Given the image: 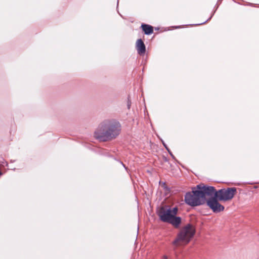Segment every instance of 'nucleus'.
Instances as JSON below:
<instances>
[{
	"label": "nucleus",
	"instance_id": "1",
	"mask_svg": "<svg viewBox=\"0 0 259 259\" xmlns=\"http://www.w3.org/2000/svg\"><path fill=\"white\" fill-rule=\"evenodd\" d=\"M121 125L115 119H106L98 125L94 132V137L101 142H107L116 139L120 134Z\"/></svg>",
	"mask_w": 259,
	"mask_h": 259
},
{
	"label": "nucleus",
	"instance_id": "11",
	"mask_svg": "<svg viewBox=\"0 0 259 259\" xmlns=\"http://www.w3.org/2000/svg\"><path fill=\"white\" fill-rule=\"evenodd\" d=\"M178 211V208L177 207H175L172 209L170 208V213L172 217L176 216Z\"/></svg>",
	"mask_w": 259,
	"mask_h": 259
},
{
	"label": "nucleus",
	"instance_id": "6",
	"mask_svg": "<svg viewBox=\"0 0 259 259\" xmlns=\"http://www.w3.org/2000/svg\"><path fill=\"white\" fill-rule=\"evenodd\" d=\"M197 188L199 190L200 193H202L201 195L202 199H204L205 200L206 195L209 196L213 195V196H215V193L217 191L214 187L207 186L203 185V184H199L197 185Z\"/></svg>",
	"mask_w": 259,
	"mask_h": 259
},
{
	"label": "nucleus",
	"instance_id": "5",
	"mask_svg": "<svg viewBox=\"0 0 259 259\" xmlns=\"http://www.w3.org/2000/svg\"><path fill=\"white\" fill-rule=\"evenodd\" d=\"M218 198L216 196L211 197L206 201V204L212 209L213 212L218 213L224 210V206L218 202Z\"/></svg>",
	"mask_w": 259,
	"mask_h": 259
},
{
	"label": "nucleus",
	"instance_id": "16",
	"mask_svg": "<svg viewBox=\"0 0 259 259\" xmlns=\"http://www.w3.org/2000/svg\"><path fill=\"white\" fill-rule=\"evenodd\" d=\"M163 144L164 147H166V146H167V145L164 142H163Z\"/></svg>",
	"mask_w": 259,
	"mask_h": 259
},
{
	"label": "nucleus",
	"instance_id": "3",
	"mask_svg": "<svg viewBox=\"0 0 259 259\" xmlns=\"http://www.w3.org/2000/svg\"><path fill=\"white\" fill-rule=\"evenodd\" d=\"M199 190L196 188L192 189V192H187L185 196V201L186 204L191 206H197L205 203V200L202 199Z\"/></svg>",
	"mask_w": 259,
	"mask_h": 259
},
{
	"label": "nucleus",
	"instance_id": "13",
	"mask_svg": "<svg viewBox=\"0 0 259 259\" xmlns=\"http://www.w3.org/2000/svg\"><path fill=\"white\" fill-rule=\"evenodd\" d=\"M169 154L170 155V156H171V157L173 158V159H175V156L172 154V152L169 150V151H168Z\"/></svg>",
	"mask_w": 259,
	"mask_h": 259
},
{
	"label": "nucleus",
	"instance_id": "2",
	"mask_svg": "<svg viewBox=\"0 0 259 259\" xmlns=\"http://www.w3.org/2000/svg\"><path fill=\"white\" fill-rule=\"evenodd\" d=\"M195 233V229L190 224L184 227L178 234L176 239L172 242V244L176 246L187 244L190 242Z\"/></svg>",
	"mask_w": 259,
	"mask_h": 259
},
{
	"label": "nucleus",
	"instance_id": "19",
	"mask_svg": "<svg viewBox=\"0 0 259 259\" xmlns=\"http://www.w3.org/2000/svg\"><path fill=\"white\" fill-rule=\"evenodd\" d=\"M2 172H1V171L0 170V176H2Z\"/></svg>",
	"mask_w": 259,
	"mask_h": 259
},
{
	"label": "nucleus",
	"instance_id": "7",
	"mask_svg": "<svg viewBox=\"0 0 259 259\" xmlns=\"http://www.w3.org/2000/svg\"><path fill=\"white\" fill-rule=\"evenodd\" d=\"M157 213L160 220L164 223H168L172 217L170 213V208H167L164 206L161 207Z\"/></svg>",
	"mask_w": 259,
	"mask_h": 259
},
{
	"label": "nucleus",
	"instance_id": "9",
	"mask_svg": "<svg viewBox=\"0 0 259 259\" xmlns=\"http://www.w3.org/2000/svg\"><path fill=\"white\" fill-rule=\"evenodd\" d=\"M141 27L146 35L151 34L153 32V27L150 25L142 24Z\"/></svg>",
	"mask_w": 259,
	"mask_h": 259
},
{
	"label": "nucleus",
	"instance_id": "14",
	"mask_svg": "<svg viewBox=\"0 0 259 259\" xmlns=\"http://www.w3.org/2000/svg\"><path fill=\"white\" fill-rule=\"evenodd\" d=\"M162 259H167L168 258V257L167 255H164L162 257Z\"/></svg>",
	"mask_w": 259,
	"mask_h": 259
},
{
	"label": "nucleus",
	"instance_id": "8",
	"mask_svg": "<svg viewBox=\"0 0 259 259\" xmlns=\"http://www.w3.org/2000/svg\"><path fill=\"white\" fill-rule=\"evenodd\" d=\"M136 49L139 54L143 55L146 52V47L142 39H138L136 42Z\"/></svg>",
	"mask_w": 259,
	"mask_h": 259
},
{
	"label": "nucleus",
	"instance_id": "20",
	"mask_svg": "<svg viewBox=\"0 0 259 259\" xmlns=\"http://www.w3.org/2000/svg\"><path fill=\"white\" fill-rule=\"evenodd\" d=\"M122 164L124 167H125V165L123 163H122Z\"/></svg>",
	"mask_w": 259,
	"mask_h": 259
},
{
	"label": "nucleus",
	"instance_id": "4",
	"mask_svg": "<svg viewBox=\"0 0 259 259\" xmlns=\"http://www.w3.org/2000/svg\"><path fill=\"white\" fill-rule=\"evenodd\" d=\"M237 188L231 187L221 189L215 193V196L220 201H227L231 200L236 192Z\"/></svg>",
	"mask_w": 259,
	"mask_h": 259
},
{
	"label": "nucleus",
	"instance_id": "17",
	"mask_svg": "<svg viewBox=\"0 0 259 259\" xmlns=\"http://www.w3.org/2000/svg\"><path fill=\"white\" fill-rule=\"evenodd\" d=\"M212 15H211V17H210V18H209V19H208L207 21H206L207 22V21H208V20H209L211 19V18L212 17Z\"/></svg>",
	"mask_w": 259,
	"mask_h": 259
},
{
	"label": "nucleus",
	"instance_id": "21",
	"mask_svg": "<svg viewBox=\"0 0 259 259\" xmlns=\"http://www.w3.org/2000/svg\"><path fill=\"white\" fill-rule=\"evenodd\" d=\"M206 22V21H205V22H203V23H200V25H202V24H204V23H205Z\"/></svg>",
	"mask_w": 259,
	"mask_h": 259
},
{
	"label": "nucleus",
	"instance_id": "12",
	"mask_svg": "<svg viewBox=\"0 0 259 259\" xmlns=\"http://www.w3.org/2000/svg\"><path fill=\"white\" fill-rule=\"evenodd\" d=\"M127 106L128 109H130L131 106V101L130 100L129 98H128Z\"/></svg>",
	"mask_w": 259,
	"mask_h": 259
},
{
	"label": "nucleus",
	"instance_id": "18",
	"mask_svg": "<svg viewBox=\"0 0 259 259\" xmlns=\"http://www.w3.org/2000/svg\"><path fill=\"white\" fill-rule=\"evenodd\" d=\"M176 28H180V26H177V27H176Z\"/></svg>",
	"mask_w": 259,
	"mask_h": 259
},
{
	"label": "nucleus",
	"instance_id": "10",
	"mask_svg": "<svg viewBox=\"0 0 259 259\" xmlns=\"http://www.w3.org/2000/svg\"><path fill=\"white\" fill-rule=\"evenodd\" d=\"M182 219L180 217L174 216L172 217L170 220L169 221L168 223H169L175 226V227H178L179 226L180 224L181 223Z\"/></svg>",
	"mask_w": 259,
	"mask_h": 259
},
{
	"label": "nucleus",
	"instance_id": "15",
	"mask_svg": "<svg viewBox=\"0 0 259 259\" xmlns=\"http://www.w3.org/2000/svg\"><path fill=\"white\" fill-rule=\"evenodd\" d=\"M166 148V149L167 150V151H169V150H170L169 149V148L167 147V146H166V147H165Z\"/></svg>",
	"mask_w": 259,
	"mask_h": 259
}]
</instances>
